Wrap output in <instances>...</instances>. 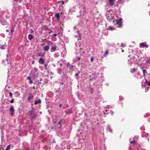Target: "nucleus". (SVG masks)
<instances>
[{"instance_id": "4be33fe9", "label": "nucleus", "mask_w": 150, "mask_h": 150, "mask_svg": "<svg viewBox=\"0 0 150 150\" xmlns=\"http://www.w3.org/2000/svg\"><path fill=\"white\" fill-rule=\"evenodd\" d=\"M143 73H144V75H145V73L146 72V70H143Z\"/></svg>"}, {"instance_id": "412c9836", "label": "nucleus", "mask_w": 150, "mask_h": 150, "mask_svg": "<svg viewBox=\"0 0 150 150\" xmlns=\"http://www.w3.org/2000/svg\"><path fill=\"white\" fill-rule=\"evenodd\" d=\"M108 51L107 50H106L105 51V55H107L108 54Z\"/></svg>"}, {"instance_id": "de8ad7c7", "label": "nucleus", "mask_w": 150, "mask_h": 150, "mask_svg": "<svg viewBox=\"0 0 150 150\" xmlns=\"http://www.w3.org/2000/svg\"><path fill=\"white\" fill-rule=\"evenodd\" d=\"M78 74H76V75H77Z\"/></svg>"}, {"instance_id": "f3484780", "label": "nucleus", "mask_w": 150, "mask_h": 150, "mask_svg": "<svg viewBox=\"0 0 150 150\" xmlns=\"http://www.w3.org/2000/svg\"><path fill=\"white\" fill-rule=\"evenodd\" d=\"M108 29H109L110 30H114V28H112L111 27H110L108 28Z\"/></svg>"}, {"instance_id": "a211bd4d", "label": "nucleus", "mask_w": 150, "mask_h": 150, "mask_svg": "<svg viewBox=\"0 0 150 150\" xmlns=\"http://www.w3.org/2000/svg\"><path fill=\"white\" fill-rule=\"evenodd\" d=\"M146 83H147L148 85L149 86H150V82H147L146 80Z\"/></svg>"}, {"instance_id": "473e14b6", "label": "nucleus", "mask_w": 150, "mask_h": 150, "mask_svg": "<svg viewBox=\"0 0 150 150\" xmlns=\"http://www.w3.org/2000/svg\"><path fill=\"white\" fill-rule=\"evenodd\" d=\"M108 128L110 130H111V129L110 128V127L109 126H108Z\"/></svg>"}, {"instance_id": "423d86ee", "label": "nucleus", "mask_w": 150, "mask_h": 150, "mask_svg": "<svg viewBox=\"0 0 150 150\" xmlns=\"http://www.w3.org/2000/svg\"><path fill=\"white\" fill-rule=\"evenodd\" d=\"M43 49L45 51H47L49 49V47L48 46L46 45V46L44 47Z\"/></svg>"}, {"instance_id": "a19ab883", "label": "nucleus", "mask_w": 150, "mask_h": 150, "mask_svg": "<svg viewBox=\"0 0 150 150\" xmlns=\"http://www.w3.org/2000/svg\"><path fill=\"white\" fill-rule=\"evenodd\" d=\"M1 49H4L3 48V47H1Z\"/></svg>"}, {"instance_id": "e433bc0d", "label": "nucleus", "mask_w": 150, "mask_h": 150, "mask_svg": "<svg viewBox=\"0 0 150 150\" xmlns=\"http://www.w3.org/2000/svg\"><path fill=\"white\" fill-rule=\"evenodd\" d=\"M32 63L33 64L34 63V61H33Z\"/></svg>"}, {"instance_id": "7ed1b4c3", "label": "nucleus", "mask_w": 150, "mask_h": 150, "mask_svg": "<svg viewBox=\"0 0 150 150\" xmlns=\"http://www.w3.org/2000/svg\"><path fill=\"white\" fill-rule=\"evenodd\" d=\"M140 47L144 48V47L147 48L148 46L146 44H145L144 43H142L140 44Z\"/></svg>"}, {"instance_id": "6e6552de", "label": "nucleus", "mask_w": 150, "mask_h": 150, "mask_svg": "<svg viewBox=\"0 0 150 150\" xmlns=\"http://www.w3.org/2000/svg\"><path fill=\"white\" fill-rule=\"evenodd\" d=\"M115 0H109V2L110 4L112 5L114 4V2Z\"/></svg>"}, {"instance_id": "393cba45", "label": "nucleus", "mask_w": 150, "mask_h": 150, "mask_svg": "<svg viewBox=\"0 0 150 150\" xmlns=\"http://www.w3.org/2000/svg\"><path fill=\"white\" fill-rule=\"evenodd\" d=\"M44 66L45 68H46L47 67V64H44Z\"/></svg>"}, {"instance_id": "cd10ccee", "label": "nucleus", "mask_w": 150, "mask_h": 150, "mask_svg": "<svg viewBox=\"0 0 150 150\" xmlns=\"http://www.w3.org/2000/svg\"><path fill=\"white\" fill-rule=\"evenodd\" d=\"M14 102V100L13 99H12L10 101V102L11 103H13Z\"/></svg>"}, {"instance_id": "aec40b11", "label": "nucleus", "mask_w": 150, "mask_h": 150, "mask_svg": "<svg viewBox=\"0 0 150 150\" xmlns=\"http://www.w3.org/2000/svg\"><path fill=\"white\" fill-rule=\"evenodd\" d=\"M136 142V141H132V142H130V143L131 144H135V143Z\"/></svg>"}, {"instance_id": "72a5a7b5", "label": "nucleus", "mask_w": 150, "mask_h": 150, "mask_svg": "<svg viewBox=\"0 0 150 150\" xmlns=\"http://www.w3.org/2000/svg\"><path fill=\"white\" fill-rule=\"evenodd\" d=\"M78 60H80V57H78Z\"/></svg>"}, {"instance_id": "c756f323", "label": "nucleus", "mask_w": 150, "mask_h": 150, "mask_svg": "<svg viewBox=\"0 0 150 150\" xmlns=\"http://www.w3.org/2000/svg\"><path fill=\"white\" fill-rule=\"evenodd\" d=\"M29 83H31V84L33 83V81H32V80H31V79L30 80Z\"/></svg>"}, {"instance_id": "4c0bfd02", "label": "nucleus", "mask_w": 150, "mask_h": 150, "mask_svg": "<svg viewBox=\"0 0 150 150\" xmlns=\"http://www.w3.org/2000/svg\"><path fill=\"white\" fill-rule=\"evenodd\" d=\"M13 30H11V32H13Z\"/></svg>"}, {"instance_id": "a18cd8bd", "label": "nucleus", "mask_w": 150, "mask_h": 150, "mask_svg": "<svg viewBox=\"0 0 150 150\" xmlns=\"http://www.w3.org/2000/svg\"><path fill=\"white\" fill-rule=\"evenodd\" d=\"M42 80V79H40V81H41Z\"/></svg>"}, {"instance_id": "20e7f679", "label": "nucleus", "mask_w": 150, "mask_h": 150, "mask_svg": "<svg viewBox=\"0 0 150 150\" xmlns=\"http://www.w3.org/2000/svg\"><path fill=\"white\" fill-rule=\"evenodd\" d=\"M57 46L55 45H53V46H52L51 49V52H54V51H55L56 49V48H57Z\"/></svg>"}, {"instance_id": "b1692460", "label": "nucleus", "mask_w": 150, "mask_h": 150, "mask_svg": "<svg viewBox=\"0 0 150 150\" xmlns=\"http://www.w3.org/2000/svg\"><path fill=\"white\" fill-rule=\"evenodd\" d=\"M91 62H93L94 60V59L93 58V57H92L91 58Z\"/></svg>"}, {"instance_id": "0eeeda50", "label": "nucleus", "mask_w": 150, "mask_h": 150, "mask_svg": "<svg viewBox=\"0 0 150 150\" xmlns=\"http://www.w3.org/2000/svg\"><path fill=\"white\" fill-rule=\"evenodd\" d=\"M37 116V115L34 114H31L30 115V117L32 119L34 118Z\"/></svg>"}, {"instance_id": "a878e982", "label": "nucleus", "mask_w": 150, "mask_h": 150, "mask_svg": "<svg viewBox=\"0 0 150 150\" xmlns=\"http://www.w3.org/2000/svg\"><path fill=\"white\" fill-rule=\"evenodd\" d=\"M47 43L48 44H51V45L52 44V43L51 42L49 41L47 42Z\"/></svg>"}, {"instance_id": "2f4dec72", "label": "nucleus", "mask_w": 150, "mask_h": 150, "mask_svg": "<svg viewBox=\"0 0 150 150\" xmlns=\"http://www.w3.org/2000/svg\"><path fill=\"white\" fill-rule=\"evenodd\" d=\"M149 89V88H147L146 89V91H148V90Z\"/></svg>"}, {"instance_id": "7c9ffc66", "label": "nucleus", "mask_w": 150, "mask_h": 150, "mask_svg": "<svg viewBox=\"0 0 150 150\" xmlns=\"http://www.w3.org/2000/svg\"><path fill=\"white\" fill-rule=\"evenodd\" d=\"M57 36V34H53V36L54 37H56Z\"/></svg>"}, {"instance_id": "c03bdc74", "label": "nucleus", "mask_w": 150, "mask_h": 150, "mask_svg": "<svg viewBox=\"0 0 150 150\" xmlns=\"http://www.w3.org/2000/svg\"><path fill=\"white\" fill-rule=\"evenodd\" d=\"M112 112V113H111V114H112H112H113V113H112V112Z\"/></svg>"}, {"instance_id": "9b49d317", "label": "nucleus", "mask_w": 150, "mask_h": 150, "mask_svg": "<svg viewBox=\"0 0 150 150\" xmlns=\"http://www.w3.org/2000/svg\"><path fill=\"white\" fill-rule=\"evenodd\" d=\"M1 23L3 25H5L6 24V22L4 20H3V21H0Z\"/></svg>"}, {"instance_id": "39448f33", "label": "nucleus", "mask_w": 150, "mask_h": 150, "mask_svg": "<svg viewBox=\"0 0 150 150\" xmlns=\"http://www.w3.org/2000/svg\"><path fill=\"white\" fill-rule=\"evenodd\" d=\"M39 62L40 64H43L44 63V60L42 58H40L39 60Z\"/></svg>"}, {"instance_id": "5701e85b", "label": "nucleus", "mask_w": 150, "mask_h": 150, "mask_svg": "<svg viewBox=\"0 0 150 150\" xmlns=\"http://www.w3.org/2000/svg\"><path fill=\"white\" fill-rule=\"evenodd\" d=\"M34 70L35 72L37 71H38L37 69L35 67L34 68Z\"/></svg>"}, {"instance_id": "f8f14e48", "label": "nucleus", "mask_w": 150, "mask_h": 150, "mask_svg": "<svg viewBox=\"0 0 150 150\" xmlns=\"http://www.w3.org/2000/svg\"><path fill=\"white\" fill-rule=\"evenodd\" d=\"M55 16L57 18V20H59V14L58 13L56 14Z\"/></svg>"}, {"instance_id": "ddd939ff", "label": "nucleus", "mask_w": 150, "mask_h": 150, "mask_svg": "<svg viewBox=\"0 0 150 150\" xmlns=\"http://www.w3.org/2000/svg\"><path fill=\"white\" fill-rule=\"evenodd\" d=\"M28 37L29 39L30 40H31L33 39V36L31 34H29L28 35Z\"/></svg>"}, {"instance_id": "f257e3e1", "label": "nucleus", "mask_w": 150, "mask_h": 150, "mask_svg": "<svg viewBox=\"0 0 150 150\" xmlns=\"http://www.w3.org/2000/svg\"><path fill=\"white\" fill-rule=\"evenodd\" d=\"M122 20V19L120 18L118 20H117L116 21V23H115V25L116 26V27H118L121 25Z\"/></svg>"}, {"instance_id": "37998d69", "label": "nucleus", "mask_w": 150, "mask_h": 150, "mask_svg": "<svg viewBox=\"0 0 150 150\" xmlns=\"http://www.w3.org/2000/svg\"><path fill=\"white\" fill-rule=\"evenodd\" d=\"M15 1H18L19 0H14Z\"/></svg>"}, {"instance_id": "f704fd0d", "label": "nucleus", "mask_w": 150, "mask_h": 150, "mask_svg": "<svg viewBox=\"0 0 150 150\" xmlns=\"http://www.w3.org/2000/svg\"><path fill=\"white\" fill-rule=\"evenodd\" d=\"M6 32H9V30H6Z\"/></svg>"}, {"instance_id": "2eb2a0df", "label": "nucleus", "mask_w": 150, "mask_h": 150, "mask_svg": "<svg viewBox=\"0 0 150 150\" xmlns=\"http://www.w3.org/2000/svg\"><path fill=\"white\" fill-rule=\"evenodd\" d=\"M33 97V96L32 95H30V96L28 97V99H32Z\"/></svg>"}, {"instance_id": "c9c22d12", "label": "nucleus", "mask_w": 150, "mask_h": 150, "mask_svg": "<svg viewBox=\"0 0 150 150\" xmlns=\"http://www.w3.org/2000/svg\"><path fill=\"white\" fill-rule=\"evenodd\" d=\"M62 4H64V1H62Z\"/></svg>"}, {"instance_id": "c85d7f7f", "label": "nucleus", "mask_w": 150, "mask_h": 150, "mask_svg": "<svg viewBox=\"0 0 150 150\" xmlns=\"http://www.w3.org/2000/svg\"><path fill=\"white\" fill-rule=\"evenodd\" d=\"M9 94H10V96L11 97H12V93H9Z\"/></svg>"}, {"instance_id": "bb28decb", "label": "nucleus", "mask_w": 150, "mask_h": 150, "mask_svg": "<svg viewBox=\"0 0 150 150\" xmlns=\"http://www.w3.org/2000/svg\"><path fill=\"white\" fill-rule=\"evenodd\" d=\"M27 79L29 80L31 79V77L30 76H28L27 77Z\"/></svg>"}, {"instance_id": "ea45409f", "label": "nucleus", "mask_w": 150, "mask_h": 150, "mask_svg": "<svg viewBox=\"0 0 150 150\" xmlns=\"http://www.w3.org/2000/svg\"><path fill=\"white\" fill-rule=\"evenodd\" d=\"M8 56H9V55H8V54H7V55H6V56H7V57H8Z\"/></svg>"}, {"instance_id": "79ce46f5", "label": "nucleus", "mask_w": 150, "mask_h": 150, "mask_svg": "<svg viewBox=\"0 0 150 150\" xmlns=\"http://www.w3.org/2000/svg\"><path fill=\"white\" fill-rule=\"evenodd\" d=\"M61 104H60L59 105V107H61Z\"/></svg>"}, {"instance_id": "6ab92c4d", "label": "nucleus", "mask_w": 150, "mask_h": 150, "mask_svg": "<svg viewBox=\"0 0 150 150\" xmlns=\"http://www.w3.org/2000/svg\"><path fill=\"white\" fill-rule=\"evenodd\" d=\"M136 70V69L135 68H134L132 70H131V71L133 73L134 71H135Z\"/></svg>"}, {"instance_id": "9d476101", "label": "nucleus", "mask_w": 150, "mask_h": 150, "mask_svg": "<svg viewBox=\"0 0 150 150\" xmlns=\"http://www.w3.org/2000/svg\"><path fill=\"white\" fill-rule=\"evenodd\" d=\"M41 102V100L40 99H39L38 100H36L35 104H39Z\"/></svg>"}, {"instance_id": "58836bf2", "label": "nucleus", "mask_w": 150, "mask_h": 150, "mask_svg": "<svg viewBox=\"0 0 150 150\" xmlns=\"http://www.w3.org/2000/svg\"><path fill=\"white\" fill-rule=\"evenodd\" d=\"M61 121H60L59 122V124H60Z\"/></svg>"}, {"instance_id": "f03ea898", "label": "nucleus", "mask_w": 150, "mask_h": 150, "mask_svg": "<svg viewBox=\"0 0 150 150\" xmlns=\"http://www.w3.org/2000/svg\"><path fill=\"white\" fill-rule=\"evenodd\" d=\"M10 112V114L12 116H13L14 115V109L13 106H11L9 109Z\"/></svg>"}, {"instance_id": "49530a36", "label": "nucleus", "mask_w": 150, "mask_h": 150, "mask_svg": "<svg viewBox=\"0 0 150 150\" xmlns=\"http://www.w3.org/2000/svg\"><path fill=\"white\" fill-rule=\"evenodd\" d=\"M40 114H42V112H40Z\"/></svg>"}, {"instance_id": "dca6fc26", "label": "nucleus", "mask_w": 150, "mask_h": 150, "mask_svg": "<svg viewBox=\"0 0 150 150\" xmlns=\"http://www.w3.org/2000/svg\"><path fill=\"white\" fill-rule=\"evenodd\" d=\"M10 145H8L7 146V147L6 149V150H10Z\"/></svg>"}, {"instance_id": "1a4fd4ad", "label": "nucleus", "mask_w": 150, "mask_h": 150, "mask_svg": "<svg viewBox=\"0 0 150 150\" xmlns=\"http://www.w3.org/2000/svg\"><path fill=\"white\" fill-rule=\"evenodd\" d=\"M76 33L78 34V35H77V36L79 38L78 39V40H80L81 39V34L80 33H79V31H77L76 32Z\"/></svg>"}, {"instance_id": "4468645a", "label": "nucleus", "mask_w": 150, "mask_h": 150, "mask_svg": "<svg viewBox=\"0 0 150 150\" xmlns=\"http://www.w3.org/2000/svg\"><path fill=\"white\" fill-rule=\"evenodd\" d=\"M44 55V54L42 53H39L38 54V56H39L43 57Z\"/></svg>"}]
</instances>
